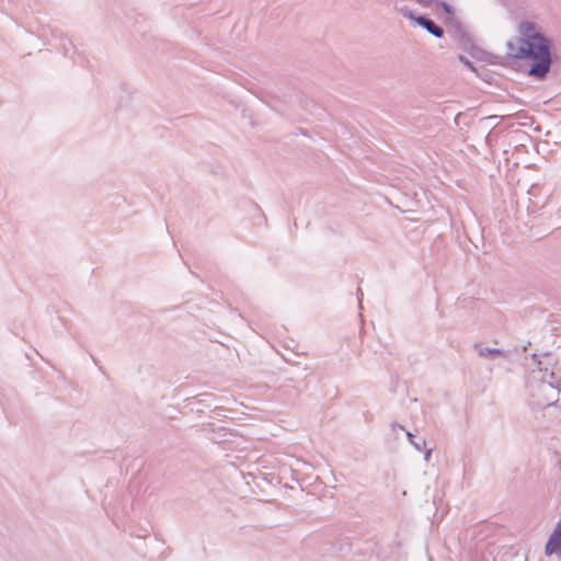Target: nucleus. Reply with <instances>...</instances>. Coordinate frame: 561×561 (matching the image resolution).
I'll use <instances>...</instances> for the list:
<instances>
[{"mask_svg": "<svg viewBox=\"0 0 561 561\" xmlns=\"http://www.w3.org/2000/svg\"><path fill=\"white\" fill-rule=\"evenodd\" d=\"M518 32L520 36L507 44L508 55L517 59H534L536 64L530 68L529 75L543 78L551 64L548 39L530 22L520 23Z\"/></svg>", "mask_w": 561, "mask_h": 561, "instance_id": "f257e3e1", "label": "nucleus"}, {"mask_svg": "<svg viewBox=\"0 0 561 561\" xmlns=\"http://www.w3.org/2000/svg\"><path fill=\"white\" fill-rule=\"evenodd\" d=\"M420 3L427 5L430 3V0H417Z\"/></svg>", "mask_w": 561, "mask_h": 561, "instance_id": "7ed1b4c3", "label": "nucleus"}, {"mask_svg": "<svg viewBox=\"0 0 561 561\" xmlns=\"http://www.w3.org/2000/svg\"><path fill=\"white\" fill-rule=\"evenodd\" d=\"M415 21L424 26L431 34L435 35L436 37H440L443 35V30L438 27L433 21L427 20L425 18H416Z\"/></svg>", "mask_w": 561, "mask_h": 561, "instance_id": "f03ea898", "label": "nucleus"}]
</instances>
